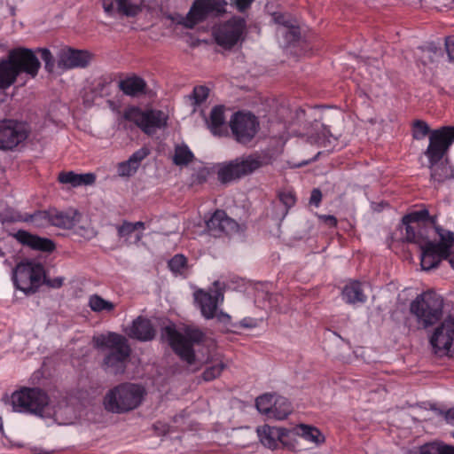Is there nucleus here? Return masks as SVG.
<instances>
[{"label": "nucleus", "mask_w": 454, "mask_h": 454, "mask_svg": "<svg viewBox=\"0 0 454 454\" xmlns=\"http://www.w3.org/2000/svg\"><path fill=\"white\" fill-rule=\"evenodd\" d=\"M62 284H63L62 278H54L50 282V285L53 287H60L62 286Z\"/></svg>", "instance_id": "obj_55"}, {"label": "nucleus", "mask_w": 454, "mask_h": 454, "mask_svg": "<svg viewBox=\"0 0 454 454\" xmlns=\"http://www.w3.org/2000/svg\"><path fill=\"white\" fill-rule=\"evenodd\" d=\"M138 166H137L134 162H132L129 159L126 161L119 163L117 167L118 175L122 177L132 176Z\"/></svg>", "instance_id": "obj_42"}, {"label": "nucleus", "mask_w": 454, "mask_h": 454, "mask_svg": "<svg viewBox=\"0 0 454 454\" xmlns=\"http://www.w3.org/2000/svg\"><path fill=\"white\" fill-rule=\"evenodd\" d=\"M81 218H82V216ZM72 230L74 234L86 240H90L97 235V231L90 223L88 221L83 222L82 219H81V222Z\"/></svg>", "instance_id": "obj_38"}, {"label": "nucleus", "mask_w": 454, "mask_h": 454, "mask_svg": "<svg viewBox=\"0 0 454 454\" xmlns=\"http://www.w3.org/2000/svg\"><path fill=\"white\" fill-rule=\"evenodd\" d=\"M225 0H196L185 17H179L177 22L192 28L208 16H218L226 12Z\"/></svg>", "instance_id": "obj_12"}, {"label": "nucleus", "mask_w": 454, "mask_h": 454, "mask_svg": "<svg viewBox=\"0 0 454 454\" xmlns=\"http://www.w3.org/2000/svg\"><path fill=\"white\" fill-rule=\"evenodd\" d=\"M119 87L124 94L137 96L145 90V82L142 78L131 76L121 80Z\"/></svg>", "instance_id": "obj_30"}, {"label": "nucleus", "mask_w": 454, "mask_h": 454, "mask_svg": "<svg viewBox=\"0 0 454 454\" xmlns=\"http://www.w3.org/2000/svg\"><path fill=\"white\" fill-rule=\"evenodd\" d=\"M411 223H403V227L405 229L404 239L408 242L419 243V238L416 235L414 228L411 225Z\"/></svg>", "instance_id": "obj_45"}, {"label": "nucleus", "mask_w": 454, "mask_h": 454, "mask_svg": "<svg viewBox=\"0 0 454 454\" xmlns=\"http://www.w3.org/2000/svg\"><path fill=\"white\" fill-rule=\"evenodd\" d=\"M443 301L434 292L427 291L418 295L410 306L411 314L424 327L430 326L440 320L442 315Z\"/></svg>", "instance_id": "obj_9"}, {"label": "nucleus", "mask_w": 454, "mask_h": 454, "mask_svg": "<svg viewBox=\"0 0 454 454\" xmlns=\"http://www.w3.org/2000/svg\"><path fill=\"white\" fill-rule=\"evenodd\" d=\"M342 299L349 304L364 303L366 301V295L364 294V286L357 281L347 284L342 290Z\"/></svg>", "instance_id": "obj_28"}, {"label": "nucleus", "mask_w": 454, "mask_h": 454, "mask_svg": "<svg viewBox=\"0 0 454 454\" xmlns=\"http://www.w3.org/2000/svg\"><path fill=\"white\" fill-rule=\"evenodd\" d=\"M322 199L321 192L318 189H314L310 195L309 202L315 206H318Z\"/></svg>", "instance_id": "obj_50"}, {"label": "nucleus", "mask_w": 454, "mask_h": 454, "mask_svg": "<svg viewBox=\"0 0 454 454\" xmlns=\"http://www.w3.org/2000/svg\"><path fill=\"white\" fill-rule=\"evenodd\" d=\"M208 232L212 236H221L223 234L231 235L239 231L238 223L228 217L223 210H216L211 217L206 221Z\"/></svg>", "instance_id": "obj_21"}, {"label": "nucleus", "mask_w": 454, "mask_h": 454, "mask_svg": "<svg viewBox=\"0 0 454 454\" xmlns=\"http://www.w3.org/2000/svg\"><path fill=\"white\" fill-rule=\"evenodd\" d=\"M329 134V130L326 129L325 128L324 129V136L326 137V135ZM333 140H336L335 137H333V136H329V137H325V141L331 145Z\"/></svg>", "instance_id": "obj_56"}, {"label": "nucleus", "mask_w": 454, "mask_h": 454, "mask_svg": "<svg viewBox=\"0 0 454 454\" xmlns=\"http://www.w3.org/2000/svg\"><path fill=\"white\" fill-rule=\"evenodd\" d=\"M148 155V150L141 148L135 152L129 159L139 167L140 162Z\"/></svg>", "instance_id": "obj_48"}, {"label": "nucleus", "mask_w": 454, "mask_h": 454, "mask_svg": "<svg viewBox=\"0 0 454 454\" xmlns=\"http://www.w3.org/2000/svg\"><path fill=\"white\" fill-rule=\"evenodd\" d=\"M88 305L90 309L97 313L111 312L115 309V304L104 299L98 294H92L89 297Z\"/></svg>", "instance_id": "obj_34"}, {"label": "nucleus", "mask_w": 454, "mask_h": 454, "mask_svg": "<svg viewBox=\"0 0 454 454\" xmlns=\"http://www.w3.org/2000/svg\"><path fill=\"white\" fill-rule=\"evenodd\" d=\"M454 142V126H445L431 132L425 153L430 162L431 178L442 183L454 178V167L448 160L440 162Z\"/></svg>", "instance_id": "obj_1"}, {"label": "nucleus", "mask_w": 454, "mask_h": 454, "mask_svg": "<svg viewBox=\"0 0 454 454\" xmlns=\"http://www.w3.org/2000/svg\"><path fill=\"white\" fill-rule=\"evenodd\" d=\"M101 6L107 18H135L142 12L145 0H101Z\"/></svg>", "instance_id": "obj_16"}, {"label": "nucleus", "mask_w": 454, "mask_h": 454, "mask_svg": "<svg viewBox=\"0 0 454 454\" xmlns=\"http://www.w3.org/2000/svg\"><path fill=\"white\" fill-rule=\"evenodd\" d=\"M226 367V364L223 361L217 362L215 364L209 366L203 372V378L205 380H213L216 377H218L223 370Z\"/></svg>", "instance_id": "obj_41"}, {"label": "nucleus", "mask_w": 454, "mask_h": 454, "mask_svg": "<svg viewBox=\"0 0 454 454\" xmlns=\"http://www.w3.org/2000/svg\"><path fill=\"white\" fill-rule=\"evenodd\" d=\"M448 56L454 62V40L446 43Z\"/></svg>", "instance_id": "obj_53"}, {"label": "nucleus", "mask_w": 454, "mask_h": 454, "mask_svg": "<svg viewBox=\"0 0 454 454\" xmlns=\"http://www.w3.org/2000/svg\"><path fill=\"white\" fill-rule=\"evenodd\" d=\"M125 332L129 337L140 341L151 340L155 336V329L151 321L143 317L133 320L131 325L127 327Z\"/></svg>", "instance_id": "obj_23"}, {"label": "nucleus", "mask_w": 454, "mask_h": 454, "mask_svg": "<svg viewBox=\"0 0 454 454\" xmlns=\"http://www.w3.org/2000/svg\"><path fill=\"white\" fill-rule=\"evenodd\" d=\"M435 231L440 238L438 244L433 242L419 243L421 249L420 264L424 270L435 268L442 259L454 257V232L437 226Z\"/></svg>", "instance_id": "obj_7"}, {"label": "nucleus", "mask_w": 454, "mask_h": 454, "mask_svg": "<svg viewBox=\"0 0 454 454\" xmlns=\"http://www.w3.org/2000/svg\"><path fill=\"white\" fill-rule=\"evenodd\" d=\"M429 218V213L427 209H420L417 211H413L403 218V223H419L420 222H424Z\"/></svg>", "instance_id": "obj_40"}, {"label": "nucleus", "mask_w": 454, "mask_h": 454, "mask_svg": "<svg viewBox=\"0 0 454 454\" xmlns=\"http://www.w3.org/2000/svg\"><path fill=\"white\" fill-rule=\"evenodd\" d=\"M3 429V420H2V418L0 417V430Z\"/></svg>", "instance_id": "obj_58"}, {"label": "nucleus", "mask_w": 454, "mask_h": 454, "mask_svg": "<svg viewBox=\"0 0 454 454\" xmlns=\"http://www.w3.org/2000/svg\"><path fill=\"white\" fill-rule=\"evenodd\" d=\"M39 67L40 62L31 50L18 48L11 51L7 59L0 61V89L9 88L23 74L35 77Z\"/></svg>", "instance_id": "obj_2"}, {"label": "nucleus", "mask_w": 454, "mask_h": 454, "mask_svg": "<svg viewBox=\"0 0 454 454\" xmlns=\"http://www.w3.org/2000/svg\"><path fill=\"white\" fill-rule=\"evenodd\" d=\"M208 89L204 86L195 87L192 93V99L195 105H200L208 97Z\"/></svg>", "instance_id": "obj_44"}, {"label": "nucleus", "mask_w": 454, "mask_h": 454, "mask_svg": "<svg viewBox=\"0 0 454 454\" xmlns=\"http://www.w3.org/2000/svg\"><path fill=\"white\" fill-rule=\"evenodd\" d=\"M429 132V126L422 121H416L413 124V137L415 139L424 138Z\"/></svg>", "instance_id": "obj_43"}, {"label": "nucleus", "mask_w": 454, "mask_h": 454, "mask_svg": "<svg viewBox=\"0 0 454 454\" xmlns=\"http://www.w3.org/2000/svg\"><path fill=\"white\" fill-rule=\"evenodd\" d=\"M253 2L254 0H235L234 5L239 12H243L247 9Z\"/></svg>", "instance_id": "obj_49"}, {"label": "nucleus", "mask_w": 454, "mask_h": 454, "mask_svg": "<svg viewBox=\"0 0 454 454\" xmlns=\"http://www.w3.org/2000/svg\"><path fill=\"white\" fill-rule=\"evenodd\" d=\"M57 67L61 71L85 67L91 55L89 51L71 47H62L57 52Z\"/></svg>", "instance_id": "obj_19"}, {"label": "nucleus", "mask_w": 454, "mask_h": 454, "mask_svg": "<svg viewBox=\"0 0 454 454\" xmlns=\"http://www.w3.org/2000/svg\"><path fill=\"white\" fill-rule=\"evenodd\" d=\"M279 200L287 208L293 207L295 203V198L292 192L286 191L279 193Z\"/></svg>", "instance_id": "obj_46"}, {"label": "nucleus", "mask_w": 454, "mask_h": 454, "mask_svg": "<svg viewBox=\"0 0 454 454\" xmlns=\"http://www.w3.org/2000/svg\"><path fill=\"white\" fill-rule=\"evenodd\" d=\"M413 454H454V446L442 442H429L421 446L419 451Z\"/></svg>", "instance_id": "obj_35"}, {"label": "nucleus", "mask_w": 454, "mask_h": 454, "mask_svg": "<svg viewBox=\"0 0 454 454\" xmlns=\"http://www.w3.org/2000/svg\"><path fill=\"white\" fill-rule=\"evenodd\" d=\"M193 295L195 303L206 319L215 318L217 322L223 325L230 323V315L219 309V306L222 305L224 299L223 291L219 281H215L213 287L207 291L203 289L195 291Z\"/></svg>", "instance_id": "obj_8"}, {"label": "nucleus", "mask_w": 454, "mask_h": 454, "mask_svg": "<svg viewBox=\"0 0 454 454\" xmlns=\"http://www.w3.org/2000/svg\"><path fill=\"white\" fill-rule=\"evenodd\" d=\"M168 267L175 275L184 276L187 272L186 259L183 254H176L168 262Z\"/></svg>", "instance_id": "obj_39"}, {"label": "nucleus", "mask_w": 454, "mask_h": 454, "mask_svg": "<svg viewBox=\"0 0 454 454\" xmlns=\"http://www.w3.org/2000/svg\"><path fill=\"white\" fill-rule=\"evenodd\" d=\"M43 276V267L34 261L19 263L12 275L15 286L25 294L35 293Z\"/></svg>", "instance_id": "obj_11"}, {"label": "nucleus", "mask_w": 454, "mask_h": 454, "mask_svg": "<svg viewBox=\"0 0 454 454\" xmlns=\"http://www.w3.org/2000/svg\"><path fill=\"white\" fill-rule=\"evenodd\" d=\"M430 343L438 356L454 355V320H444L434 330Z\"/></svg>", "instance_id": "obj_17"}, {"label": "nucleus", "mask_w": 454, "mask_h": 454, "mask_svg": "<svg viewBox=\"0 0 454 454\" xmlns=\"http://www.w3.org/2000/svg\"><path fill=\"white\" fill-rule=\"evenodd\" d=\"M256 431L262 444L270 450L277 449L279 442L285 444V438L289 434V431L283 427L268 425L258 427Z\"/></svg>", "instance_id": "obj_22"}, {"label": "nucleus", "mask_w": 454, "mask_h": 454, "mask_svg": "<svg viewBox=\"0 0 454 454\" xmlns=\"http://www.w3.org/2000/svg\"><path fill=\"white\" fill-rule=\"evenodd\" d=\"M217 176L218 179L222 183H229L241 178L242 176L236 159L229 162L220 164L217 168Z\"/></svg>", "instance_id": "obj_29"}, {"label": "nucleus", "mask_w": 454, "mask_h": 454, "mask_svg": "<svg viewBox=\"0 0 454 454\" xmlns=\"http://www.w3.org/2000/svg\"><path fill=\"white\" fill-rule=\"evenodd\" d=\"M445 420L451 426H454V408L448 410L444 415Z\"/></svg>", "instance_id": "obj_54"}, {"label": "nucleus", "mask_w": 454, "mask_h": 454, "mask_svg": "<svg viewBox=\"0 0 454 454\" xmlns=\"http://www.w3.org/2000/svg\"><path fill=\"white\" fill-rule=\"evenodd\" d=\"M81 217L82 214L73 208L67 210L51 208L35 212L31 215V221L37 227L52 225L63 230H72L81 222Z\"/></svg>", "instance_id": "obj_10"}, {"label": "nucleus", "mask_w": 454, "mask_h": 454, "mask_svg": "<svg viewBox=\"0 0 454 454\" xmlns=\"http://www.w3.org/2000/svg\"><path fill=\"white\" fill-rule=\"evenodd\" d=\"M242 177L251 175L264 164V158L260 154H250L236 159Z\"/></svg>", "instance_id": "obj_27"}, {"label": "nucleus", "mask_w": 454, "mask_h": 454, "mask_svg": "<svg viewBox=\"0 0 454 454\" xmlns=\"http://www.w3.org/2000/svg\"><path fill=\"white\" fill-rule=\"evenodd\" d=\"M193 159V153L186 145H177L173 156L174 163L177 166L187 165Z\"/></svg>", "instance_id": "obj_36"}, {"label": "nucleus", "mask_w": 454, "mask_h": 454, "mask_svg": "<svg viewBox=\"0 0 454 454\" xmlns=\"http://www.w3.org/2000/svg\"><path fill=\"white\" fill-rule=\"evenodd\" d=\"M230 128L237 142L247 144L256 135L259 121L251 113L238 112L231 118Z\"/></svg>", "instance_id": "obj_15"}, {"label": "nucleus", "mask_w": 454, "mask_h": 454, "mask_svg": "<svg viewBox=\"0 0 454 454\" xmlns=\"http://www.w3.org/2000/svg\"><path fill=\"white\" fill-rule=\"evenodd\" d=\"M207 124L214 136L221 137L227 133L224 108L222 106H216L211 110Z\"/></svg>", "instance_id": "obj_25"}, {"label": "nucleus", "mask_w": 454, "mask_h": 454, "mask_svg": "<svg viewBox=\"0 0 454 454\" xmlns=\"http://www.w3.org/2000/svg\"><path fill=\"white\" fill-rule=\"evenodd\" d=\"M272 18L275 24L278 25L276 33L282 45L288 46L299 38L300 29L296 20L293 16L275 12Z\"/></svg>", "instance_id": "obj_20"}, {"label": "nucleus", "mask_w": 454, "mask_h": 454, "mask_svg": "<svg viewBox=\"0 0 454 454\" xmlns=\"http://www.w3.org/2000/svg\"><path fill=\"white\" fill-rule=\"evenodd\" d=\"M13 411L30 413L40 417H53L62 424L59 413L60 408L56 409L49 403L47 395L39 388H22L12 394L10 399ZM68 422H63L67 424Z\"/></svg>", "instance_id": "obj_3"}, {"label": "nucleus", "mask_w": 454, "mask_h": 454, "mask_svg": "<svg viewBox=\"0 0 454 454\" xmlns=\"http://www.w3.org/2000/svg\"><path fill=\"white\" fill-rule=\"evenodd\" d=\"M27 137V131L22 123L13 120L0 121V150H12L23 142Z\"/></svg>", "instance_id": "obj_18"}, {"label": "nucleus", "mask_w": 454, "mask_h": 454, "mask_svg": "<svg viewBox=\"0 0 454 454\" xmlns=\"http://www.w3.org/2000/svg\"><path fill=\"white\" fill-rule=\"evenodd\" d=\"M58 179L61 184H68L71 187H79L93 184L96 181V176L93 173L76 174L68 171L59 173Z\"/></svg>", "instance_id": "obj_26"}, {"label": "nucleus", "mask_w": 454, "mask_h": 454, "mask_svg": "<svg viewBox=\"0 0 454 454\" xmlns=\"http://www.w3.org/2000/svg\"><path fill=\"white\" fill-rule=\"evenodd\" d=\"M128 121L135 122L145 133L152 135L157 129L164 128L167 124V115L162 111H142L137 107H130L124 113Z\"/></svg>", "instance_id": "obj_13"}, {"label": "nucleus", "mask_w": 454, "mask_h": 454, "mask_svg": "<svg viewBox=\"0 0 454 454\" xmlns=\"http://www.w3.org/2000/svg\"><path fill=\"white\" fill-rule=\"evenodd\" d=\"M145 229V223L143 222L137 223H123L121 226L118 227V235L120 238H124L125 239H129L134 236L135 242H137L142 238V232Z\"/></svg>", "instance_id": "obj_32"}, {"label": "nucleus", "mask_w": 454, "mask_h": 454, "mask_svg": "<svg viewBox=\"0 0 454 454\" xmlns=\"http://www.w3.org/2000/svg\"><path fill=\"white\" fill-rule=\"evenodd\" d=\"M291 412L292 405L286 397L278 395L269 419H285Z\"/></svg>", "instance_id": "obj_33"}, {"label": "nucleus", "mask_w": 454, "mask_h": 454, "mask_svg": "<svg viewBox=\"0 0 454 454\" xmlns=\"http://www.w3.org/2000/svg\"><path fill=\"white\" fill-rule=\"evenodd\" d=\"M41 57L45 63V67L49 72L53 71L52 55L48 49H41Z\"/></svg>", "instance_id": "obj_47"}, {"label": "nucleus", "mask_w": 454, "mask_h": 454, "mask_svg": "<svg viewBox=\"0 0 454 454\" xmlns=\"http://www.w3.org/2000/svg\"><path fill=\"white\" fill-rule=\"evenodd\" d=\"M161 335L182 360L188 364L195 363L192 345L202 340L201 331L197 328L185 327L184 333H181L176 329L174 325H168L162 329Z\"/></svg>", "instance_id": "obj_6"}, {"label": "nucleus", "mask_w": 454, "mask_h": 454, "mask_svg": "<svg viewBox=\"0 0 454 454\" xmlns=\"http://www.w3.org/2000/svg\"><path fill=\"white\" fill-rule=\"evenodd\" d=\"M245 29V20L239 17H233L228 21L215 26L213 29V36L217 44L230 49L241 39Z\"/></svg>", "instance_id": "obj_14"}, {"label": "nucleus", "mask_w": 454, "mask_h": 454, "mask_svg": "<svg viewBox=\"0 0 454 454\" xmlns=\"http://www.w3.org/2000/svg\"><path fill=\"white\" fill-rule=\"evenodd\" d=\"M295 434L305 441L320 444L325 441L323 434L315 427L301 424L294 428Z\"/></svg>", "instance_id": "obj_31"}, {"label": "nucleus", "mask_w": 454, "mask_h": 454, "mask_svg": "<svg viewBox=\"0 0 454 454\" xmlns=\"http://www.w3.org/2000/svg\"><path fill=\"white\" fill-rule=\"evenodd\" d=\"M95 347L106 348L110 353L104 359V365L106 370L114 373L123 372L125 362L128 359L130 348L127 340L117 333H108L93 338Z\"/></svg>", "instance_id": "obj_5"}, {"label": "nucleus", "mask_w": 454, "mask_h": 454, "mask_svg": "<svg viewBox=\"0 0 454 454\" xmlns=\"http://www.w3.org/2000/svg\"><path fill=\"white\" fill-rule=\"evenodd\" d=\"M146 390L141 384L125 382L109 389L104 396L103 405L112 413L123 414L141 405Z\"/></svg>", "instance_id": "obj_4"}, {"label": "nucleus", "mask_w": 454, "mask_h": 454, "mask_svg": "<svg viewBox=\"0 0 454 454\" xmlns=\"http://www.w3.org/2000/svg\"><path fill=\"white\" fill-rule=\"evenodd\" d=\"M13 236L20 244L35 250L51 252L55 249V244L51 239L33 235L26 231H18Z\"/></svg>", "instance_id": "obj_24"}, {"label": "nucleus", "mask_w": 454, "mask_h": 454, "mask_svg": "<svg viewBox=\"0 0 454 454\" xmlns=\"http://www.w3.org/2000/svg\"><path fill=\"white\" fill-rule=\"evenodd\" d=\"M450 266L452 267V269L454 270V257H450Z\"/></svg>", "instance_id": "obj_57"}, {"label": "nucleus", "mask_w": 454, "mask_h": 454, "mask_svg": "<svg viewBox=\"0 0 454 454\" xmlns=\"http://www.w3.org/2000/svg\"><path fill=\"white\" fill-rule=\"evenodd\" d=\"M277 396V395L264 394L257 397L255 405L258 411L269 419Z\"/></svg>", "instance_id": "obj_37"}, {"label": "nucleus", "mask_w": 454, "mask_h": 454, "mask_svg": "<svg viewBox=\"0 0 454 454\" xmlns=\"http://www.w3.org/2000/svg\"><path fill=\"white\" fill-rule=\"evenodd\" d=\"M239 325L245 328H254L257 326V322L253 318L246 317L239 322Z\"/></svg>", "instance_id": "obj_51"}, {"label": "nucleus", "mask_w": 454, "mask_h": 454, "mask_svg": "<svg viewBox=\"0 0 454 454\" xmlns=\"http://www.w3.org/2000/svg\"><path fill=\"white\" fill-rule=\"evenodd\" d=\"M320 219L329 227H334L337 224V220L333 215H322Z\"/></svg>", "instance_id": "obj_52"}]
</instances>
